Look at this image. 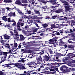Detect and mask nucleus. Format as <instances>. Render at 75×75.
<instances>
[{"instance_id":"1","label":"nucleus","mask_w":75,"mask_h":75,"mask_svg":"<svg viewBox=\"0 0 75 75\" xmlns=\"http://www.w3.org/2000/svg\"><path fill=\"white\" fill-rule=\"evenodd\" d=\"M60 70L63 72V73L65 74H67L69 72H70L71 70H75V69L74 68H67L66 66H62L60 67Z\"/></svg>"},{"instance_id":"2","label":"nucleus","mask_w":75,"mask_h":75,"mask_svg":"<svg viewBox=\"0 0 75 75\" xmlns=\"http://www.w3.org/2000/svg\"><path fill=\"white\" fill-rule=\"evenodd\" d=\"M58 37H55L54 38L52 39H50L49 41H45V44H54L56 43V42L57 41V39H58Z\"/></svg>"},{"instance_id":"3","label":"nucleus","mask_w":75,"mask_h":75,"mask_svg":"<svg viewBox=\"0 0 75 75\" xmlns=\"http://www.w3.org/2000/svg\"><path fill=\"white\" fill-rule=\"evenodd\" d=\"M37 64H36L35 62H31L30 63H28L27 64L28 65H36L37 64H41V62H42V60H37Z\"/></svg>"},{"instance_id":"4","label":"nucleus","mask_w":75,"mask_h":75,"mask_svg":"<svg viewBox=\"0 0 75 75\" xmlns=\"http://www.w3.org/2000/svg\"><path fill=\"white\" fill-rule=\"evenodd\" d=\"M16 4H18L19 6H25L24 4H23L20 1V0H17L15 2Z\"/></svg>"},{"instance_id":"5","label":"nucleus","mask_w":75,"mask_h":75,"mask_svg":"<svg viewBox=\"0 0 75 75\" xmlns=\"http://www.w3.org/2000/svg\"><path fill=\"white\" fill-rule=\"evenodd\" d=\"M61 2L63 4L64 6H67L69 5V3H68V1H67L65 0H61Z\"/></svg>"},{"instance_id":"6","label":"nucleus","mask_w":75,"mask_h":75,"mask_svg":"<svg viewBox=\"0 0 75 75\" xmlns=\"http://www.w3.org/2000/svg\"><path fill=\"white\" fill-rule=\"evenodd\" d=\"M21 24H20V22H18L17 24L16 25V27H17V29L18 30H19V31H21V30L22 29L20 28V27H21Z\"/></svg>"},{"instance_id":"7","label":"nucleus","mask_w":75,"mask_h":75,"mask_svg":"<svg viewBox=\"0 0 75 75\" xmlns=\"http://www.w3.org/2000/svg\"><path fill=\"white\" fill-rule=\"evenodd\" d=\"M23 29H25L27 31H30L31 30V27L29 26L26 25L25 27H23Z\"/></svg>"},{"instance_id":"8","label":"nucleus","mask_w":75,"mask_h":75,"mask_svg":"<svg viewBox=\"0 0 75 75\" xmlns=\"http://www.w3.org/2000/svg\"><path fill=\"white\" fill-rule=\"evenodd\" d=\"M34 12L35 13V14H38L39 15L36 16V17H38V16H41V14H40V11H37L35 10H34Z\"/></svg>"},{"instance_id":"9","label":"nucleus","mask_w":75,"mask_h":75,"mask_svg":"<svg viewBox=\"0 0 75 75\" xmlns=\"http://www.w3.org/2000/svg\"><path fill=\"white\" fill-rule=\"evenodd\" d=\"M30 47H39L40 44L34 43H30L29 44Z\"/></svg>"},{"instance_id":"10","label":"nucleus","mask_w":75,"mask_h":75,"mask_svg":"<svg viewBox=\"0 0 75 75\" xmlns=\"http://www.w3.org/2000/svg\"><path fill=\"white\" fill-rule=\"evenodd\" d=\"M64 7L66 9V11H69V10H71V8H68L71 7V6L69 5H67L64 6Z\"/></svg>"},{"instance_id":"11","label":"nucleus","mask_w":75,"mask_h":75,"mask_svg":"<svg viewBox=\"0 0 75 75\" xmlns=\"http://www.w3.org/2000/svg\"><path fill=\"white\" fill-rule=\"evenodd\" d=\"M57 66H55L54 67V71H53L52 72V74H57L55 71H57V72H58L59 71H58V68H57Z\"/></svg>"},{"instance_id":"12","label":"nucleus","mask_w":75,"mask_h":75,"mask_svg":"<svg viewBox=\"0 0 75 75\" xmlns=\"http://www.w3.org/2000/svg\"><path fill=\"white\" fill-rule=\"evenodd\" d=\"M55 68V66L54 65H50V68H49L50 70V71H54V69Z\"/></svg>"},{"instance_id":"13","label":"nucleus","mask_w":75,"mask_h":75,"mask_svg":"<svg viewBox=\"0 0 75 75\" xmlns=\"http://www.w3.org/2000/svg\"><path fill=\"white\" fill-rule=\"evenodd\" d=\"M44 58V60L46 61H49L50 60V57L47 56V55H45L43 56Z\"/></svg>"},{"instance_id":"14","label":"nucleus","mask_w":75,"mask_h":75,"mask_svg":"<svg viewBox=\"0 0 75 75\" xmlns=\"http://www.w3.org/2000/svg\"><path fill=\"white\" fill-rule=\"evenodd\" d=\"M44 34L43 33H41L40 32L36 33L37 36H35V37H40V36H42V35Z\"/></svg>"},{"instance_id":"15","label":"nucleus","mask_w":75,"mask_h":75,"mask_svg":"<svg viewBox=\"0 0 75 75\" xmlns=\"http://www.w3.org/2000/svg\"><path fill=\"white\" fill-rule=\"evenodd\" d=\"M15 15H16V13H15V12L13 13L12 12H10L8 14V16H10V17H11V16H13L14 17H15V16H16Z\"/></svg>"},{"instance_id":"16","label":"nucleus","mask_w":75,"mask_h":75,"mask_svg":"<svg viewBox=\"0 0 75 75\" xmlns=\"http://www.w3.org/2000/svg\"><path fill=\"white\" fill-rule=\"evenodd\" d=\"M16 10H17V11L18 12V13L20 14V15H23V13L22 11L20 10L19 9L16 8Z\"/></svg>"},{"instance_id":"17","label":"nucleus","mask_w":75,"mask_h":75,"mask_svg":"<svg viewBox=\"0 0 75 75\" xmlns=\"http://www.w3.org/2000/svg\"><path fill=\"white\" fill-rule=\"evenodd\" d=\"M51 64H46V65L47 67L45 68L46 70H48L49 69H50V66H51Z\"/></svg>"},{"instance_id":"18","label":"nucleus","mask_w":75,"mask_h":75,"mask_svg":"<svg viewBox=\"0 0 75 75\" xmlns=\"http://www.w3.org/2000/svg\"><path fill=\"white\" fill-rule=\"evenodd\" d=\"M33 72V71L31 70L30 71H28L27 75H31V74H35V73H36V72H35L32 73H31V72Z\"/></svg>"},{"instance_id":"19","label":"nucleus","mask_w":75,"mask_h":75,"mask_svg":"<svg viewBox=\"0 0 75 75\" xmlns=\"http://www.w3.org/2000/svg\"><path fill=\"white\" fill-rule=\"evenodd\" d=\"M14 35H15V37H18V33L17 32V30H14Z\"/></svg>"},{"instance_id":"20","label":"nucleus","mask_w":75,"mask_h":75,"mask_svg":"<svg viewBox=\"0 0 75 75\" xmlns=\"http://www.w3.org/2000/svg\"><path fill=\"white\" fill-rule=\"evenodd\" d=\"M19 36L20 37V39L21 41H23L24 40V35H20Z\"/></svg>"},{"instance_id":"21","label":"nucleus","mask_w":75,"mask_h":75,"mask_svg":"<svg viewBox=\"0 0 75 75\" xmlns=\"http://www.w3.org/2000/svg\"><path fill=\"white\" fill-rule=\"evenodd\" d=\"M67 47L68 48H71V49H72V50H74V46L73 45H68Z\"/></svg>"},{"instance_id":"22","label":"nucleus","mask_w":75,"mask_h":75,"mask_svg":"<svg viewBox=\"0 0 75 75\" xmlns=\"http://www.w3.org/2000/svg\"><path fill=\"white\" fill-rule=\"evenodd\" d=\"M31 50H24L22 54H24V53H31Z\"/></svg>"},{"instance_id":"23","label":"nucleus","mask_w":75,"mask_h":75,"mask_svg":"<svg viewBox=\"0 0 75 75\" xmlns=\"http://www.w3.org/2000/svg\"><path fill=\"white\" fill-rule=\"evenodd\" d=\"M4 1L6 3H10L12 2V1L11 0H4Z\"/></svg>"},{"instance_id":"24","label":"nucleus","mask_w":75,"mask_h":75,"mask_svg":"<svg viewBox=\"0 0 75 75\" xmlns=\"http://www.w3.org/2000/svg\"><path fill=\"white\" fill-rule=\"evenodd\" d=\"M55 12L56 13H61V12H62V9H59L55 11Z\"/></svg>"},{"instance_id":"25","label":"nucleus","mask_w":75,"mask_h":75,"mask_svg":"<svg viewBox=\"0 0 75 75\" xmlns=\"http://www.w3.org/2000/svg\"><path fill=\"white\" fill-rule=\"evenodd\" d=\"M51 1L52 2V5H55L57 4V2L54 0H51Z\"/></svg>"},{"instance_id":"26","label":"nucleus","mask_w":75,"mask_h":75,"mask_svg":"<svg viewBox=\"0 0 75 75\" xmlns=\"http://www.w3.org/2000/svg\"><path fill=\"white\" fill-rule=\"evenodd\" d=\"M52 37H53V36H55V35H60V33H59V32H56V33H55V34H52Z\"/></svg>"},{"instance_id":"27","label":"nucleus","mask_w":75,"mask_h":75,"mask_svg":"<svg viewBox=\"0 0 75 75\" xmlns=\"http://www.w3.org/2000/svg\"><path fill=\"white\" fill-rule=\"evenodd\" d=\"M36 60L37 61H41L42 60V57H41V56H39L38 57L36 58Z\"/></svg>"},{"instance_id":"28","label":"nucleus","mask_w":75,"mask_h":75,"mask_svg":"<svg viewBox=\"0 0 75 75\" xmlns=\"http://www.w3.org/2000/svg\"><path fill=\"white\" fill-rule=\"evenodd\" d=\"M51 29H53V28H57L55 27V24H53L51 25Z\"/></svg>"},{"instance_id":"29","label":"nucleus","mask_w":75,"mask_h":75,"mask_svg":"<svg viewBox=\"0 0 75 75\" xmlns=\"http://www.w3.org/2000/svg\"><path fill=\"white\" fill-rule=\"evenodd\" d=\"M49 50H48V52L50 54H53V52L52 51V50H51V49H49Z\"/></svg>"},{"instance_id":"30","label":"nucleus","mask_w":75,"mask_h":75,"mask_svg":"<svg viewBox=\"0 0 75 75\" xmlns=\"http://www.w3.org/2000/svg\"><path fill=\"white\" fill-rule=\"evenodd\" d=\"M35 56V55H33L32 54H30V55H29V57L30 58H33V57H34Z\"/></svg>"},{"instance_id":"31","label":"nucleus","mask_w":75,"mask_h":75,"mask_svg":"<svg viewBox=\"0 0 75 75\" xmlns=\"http://www.w3.org/2000/svg\"><path fill=\"white\" fill-rule=\"evenodd\" d=\"M42 25L44 28H47V27H48V25L47 24H42Z\"/></svg>"},{"instance_id":"32","label":"nucleus","mask_w":75,"mask_h":75,"mask_svg":"<svg viewBox=\"0 0 75 75\" xmlns=\"http://www.w3.org/2000/svg\"><path fill=\"white\" fill-rule=\"evenodd\" d=\"M18 68H21V69H26V68H25V67L23 66L22 67L19 66L18 67Z\"/></svg>"},{"instance_id":"33","label":"nucleus","mask_w":75,"mask_h":75,"mask_svg":"<svg viewBox=\"0 0 75 75\" xmlns=\"http://www.w3.org/2000/svg\"><path fill=\"white\" fill-rule=\"evenodd\" d=\"M74 52L69 53L67 54V56L69 57H72V54H74Z\"/></svg>"},{"instance_id":"34","label":"nucleus","mask_w":75,"mask_h":75,"mask_svg":"<svg viewBox=\"0 0 75 75\" xmlns=\"http://www.w3.org/2000/svg\"><path fill=\"white\" fill-rule=\"evenodd\" d=\"M4 36L5 39H9V38H9L8 37V36L6 34L4 35Z\"/></svg>"},{"instance_id":"35","label":"nucleus","mask_w":75,"mask_h":75,"mask_svg":"<svg viewBox=\"0 0 75 75\" xmlns=\"http://www.w3.org/2000/svg\"><path fill=\"white\" fill-rule=\"evenodd\" d=\"M2 19L3 20H4V21H7L8 18H5L3 16V17H2Z\"/></svg>"},{"instance_id":"36","label":"nucleus","mask_w":75,"mask_h":75,"mask_svg":"<svg viewBox=\"0 0 75 75\" xmlns=\"http://www.w3.org/2000/svg\"><path fill=\"white\" fill-rule=\"evenodd\" d=\"M39 54L40 55H42L43 54H44V50H41V52L39 53V54Z\"/></svg>"},{"instance_id":"37","label":"nucleus","mask_w":75,"mask_h":75,"mask_svg":"<svg viewBox=\"0 0 75 75\" xmlns=\"http://www.w3.org/2000/svg\"><path fill=\"white\" fill-rule=\"evenodd\" d=\"M26 11V12L27 14H30L32 13V12H31V11L30 10L28 11V10H27Z\"/></svg>"},{"instance_id":"38","label":"nucleus","mask_w":75,"mask_h":75,"mask_svg":"<svg viewBox=\"0 0 75 75\" xmlns=\"http://www.w3.org/2000/svg\"><path fill=\"white\" fill-rule=\"evenodd\" d=\"M57 17V15H54L52 16V19H55Z\"/></svg>"},{"instance_id":"39","label":"nucleus","mask_w":75,"mask_h":75,"mask_svg":"<svg viewBox=\"0 0 75 75\" xmlns=\"http://www.w3.org/2000/svg\"><path fill=\"white\" fill-rule=\"evenodd\" d=\"M64 17V16H60L58 18H59V20H64V18H62Z\"/></svg>"},{"instance_id":"40","label":"nucleus","mask_w":75,"mask_h":75,"mask_svg":"<svg viewBox=\"0 0 75 75\" xmlns=\"http://www.w3.org/2000/svg\"><path fill=\"white\" fill-rule=\"evenodd\" d=\"M22 3H27L28 2L26 0H22Z\"/></svg>"},{"instance_id":"41","label":"nucleus","mask_w":75,"mask_h":75,"mask_svg":"<svg viewBox=\"0 0 75 75\" xmlns=\"http://www.w3.org/2000/svg\"><path fill=\"white\" fill-rule=\"evenodd\" d=\"M31 33L27 32L25 35H26V36H29L30 35H31Z\"/></svg>"},{"instance_id":"42","label":"nucleus","mask_w":75,"mask_h":75,"mask_svg":"<svg viewBox=\"0 0 75 75\" xmlns=\"http://www.w3.org/2000/svg\"><path fill=\"white\" fill-rule=\"evenodd\" d=\"M4 46L5 47H6V48H10V47L9 45H4Z\"/></svg>"},{"instance_id":"43","label":"nucleus","mask_w":75,"mask_h":75,"mask_svg":"<svg viewBox=\"0 0 75 75\" xmlns=\"http://www.w3.org/2000/svg\"><path fill=\"white\" fill-rule=\"evenodd\" d=\"M68 59H67V57L66 58H64L63 60V62H66V61H67V60Z\"/></svg>"},{"instance_id":"44","label":"nucleus","mask_w":75,"mask_h":75,"mask_svg":"<svg viewBox=\"0 0 75 75\" xmlns=\"http://www.w3.org/2000/svg\"><path fill=\"white\" fill-rule=\"evenodd\" d=\"M7 54H8V53H7V52H3V55H7Z\"/></svg>"},{"instance_id":"45","label":"nucleus","mask_w":75,"mask_h":75,"mask_svg":"<svg viewBox=\"0 0 75 75\" xmlns=\"http://www.w3.org/2000/svg\"><path fill=\"white\" fill-rule=\"evenodd\" d=\"M4 72H2V71H0V75H4Z\"/></svg>"},{"instance_id":"46","label":"nucleus","mask_w":75,"mask_h":75,"mask_svg":"<svg viewBox=\"0 0 75 75\" xmlns=\"http://www.w3.org/2000/svg\"><path fill=\"white\" fill-rule=\"evenodd\" d=\"M44 66H45V64H42L40 66V68H44Z\"/></svg>"},{"instance_id":"47","label":"nucleus","mask_w":75,"mask_h":75,"mask_svg":"<svg viewBox=\"0 0 75 75\" xmlns=\"http://www.w3.org/2000/svg\"><path fill=\"white\" fill-rule=\"evenodd\" d=\"M75 1V0H70V1L69 2L70 3H74Z\"/></svg>"},{"instance_id":"48","label":"nucleus","mask_w":75,"mask_h":75,"mask_svg":"<svg viewBox=\"0 0 75 75\" xmlns=\"http://www.w3.org/2000/svg\"><path fill=\"white\" fill-rule=\"evenodd\" d=\"M15 67H17V68L19 67H18V63L15 64Z\"/></svg>"},{"instance_id":"49","label":"nucleus","mask_w":75,"mask_h":75,"mask_svg":"<svg viewBox=\"0 0 75 75\" xmlns=\"http://www.w3.org/2000/svg\"><path fill=\"white\" fill-rule=\"evenodd\" d=\"M7 21L8 23H10V22H11V19H10V18H8Z\"/></svg>"},{"instance_id":"50","label":"nucleus","mask_w":75,"mask_h":75,"mask_svg":"<svg viewBox=\"0 0 75 75\" xmlns=\"http://www.w3.org/2000/svg\"><path fill=\"white\" fill-rule=\"evenodd\" d=\"M22 32H23V33L25 34V35L27 33V32L25 31V30H22Z\"/></svg>"},{"instance_id":"51","label":"nucleus","mask_w":75,"mask_h":75,"mask_svg":"<svg viewBox=\"0 0 75 75\" xmlns=\"http://www.w3.org/2000/svg\"><path fill=\"white\" fill-rule=\"evenodd\" d=\"M74 57H67V59H71V58H73Z\"/></svg>"},{"instance_id":"52","label":"nucleus","mask_w":75,"mask_h":75,"mask_svg":"<svg viewBox=\"0 0 75 75\" xmlns=\"http://www.w3.org/2000/svg\"><path fill=\"white\" fill-rule=\"evenodd\" d=\"M7 52L8 54H10L11 52V50H8Z\"/></svg>"},{"instance_id":"53","label":"nucleus","mask_w":75,"mask_h":75,"mask_svg":"<svg viewBox=\"0 0 75 75\" xmlns=\"http://www.w3.org/2000/svg\"><path fill=\"white\" fill-rule=\"evenodd\" d=\"M37 30H38V29H35L33 30V33H35V32H37Z\"/></svg>"},{"instance_id":"54","label":"nucleus","mask_w":75,"mask_h":75,"mask_svg":"<svg viewBox=\"0 0 75 75\" xmlns=\"http://www.w3.org/2000/svg\"><path fill=\"white\" fill-rule=\"evenodd\" d=\"M5 8L6 10H11V8H10L8 7H6V8Z\"/></svg>"},{"instance_id":"55","label":"nucleus","mask_w":75,"mask_h":75,"mask_svg":"<svg viewBox=\"0 0 75 75\" xmlns=\"http://www.w3.org/2000/svg\"><path fill=\"white\" fill-rule=\"evenodd\" d=\"M72 61L71 62L72 63H73V64H75V60L72 59Z\"/></svg>"},{"instance_id":"56","label":"nucleus","mask_w":75,"mask_h":75,"mask_svg":"<svg viewBox=\"0 0 75 75\" xmlns=\"http://www.w3.org/2000/svg\"><path fill=\"white\" fill-rule=\"evenodd\" d=\"M54 6H51V8H56L55 6V5H54Z\"/></svg>"},{"instance_id":"57","label":"nucleus","mask_w":75,"mask_h":75,"mask_svg":"<svg viewBox=\"0 0 75 75\" xmlns=\"http://www.w3.org/2000/svg\"><path fill=\"white\" fill-rule=\"evenodd\" d=\"M14 45L15 47H17V43H15L14 44Z\"/></svg>"},{"instance_id":"58","label":"nucleus","mask_w":75,"mask_h":75,"mask_svg":"<svg viewBox=\"0 0 75 75\" xmlns=\"http://www.w3.org/2000/svg\"><path fill=\"white\" fill-rule=\"evenodd\" d=\"M18 66H22V64H21V63H18Z\"/></svg>"},{"instance_id":"59","label":"nucleus","mask_w":75,"mask_h":75,"mask_svg":"<svg viewBox=\"0 0 75 75\" xmlns=\"http://www.w3.org/2000/svg\"><path fill=\"white\" fill-rule=\"evenodd\" d=\"M30 23H33V19H30Z\"/></svg>"},{"instance_id":"60","label":"nucleus","mask_w":75,"mask_h":75,"mask_svg":"<svg viewBox=\"0 0 75 75\" xmlns=\"http://www.w3.org/2000/svg\"><path fill=\"white\" fill-rule=\"evenodd\" d=\"M13 26H14L15 27L16 26V22H15L13 23Z\"/></svg>"},{"instance_id":"61","label":"nucleus","mask_w":75,"mask_h":75,"mask_svg":"<svg viewBox=\"0 0 75 75\" xmlns=\"http://www.w3.org/2000/svg\"><path fill=\"white\" fill-rule=\"evenodd\" d=\"M21 62H23V63H24V62H25V60L23 59H21Z\"/></svg>"},{"instance_id":"62","label":"nucleus","mask_w":75,"mask_h":75,"mask_svg":"<svg viewBox=\"0 0 75 75\" xmlns=\"http://www.w3.org/2000/svg\"><path fill=\"white\" fill-rule=\"evenodd\" d=\"M42 3H44V4H45L47 3V1H45L44 0L42 1Z\"/></svg>"},{"instance_id":"63","label":"nucleus","mask_w":75,"mask_h":75,"mask_svg":"<svg viewBox=\"0 0 75 75\" xmlns=\"http://www.w3.org/2000/svg\"><path fill=\"white\" fill-rule=\"evenodd\" d=\"M33 0L31 1L32 4H33V5H34V2Z\"/></svg>"},{"instance_id":"64","label":"nucleus","mask_w":75,"mask_h":75,"mask_svg":"<svg viewBox=\"0 0 75 75\" xmlns=\"http://www.w3.org/2000/svg\"><path fill=\"white\" fill-rule=\"evenodd\" d=\"M6 26L7 27H8L9 28H10L11 27V26L10 25H6Z\"/></svg>"}]
</instances>
